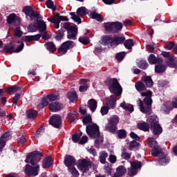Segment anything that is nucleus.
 Segmentation results:
<instances>
[{
    "mask_svg": "<svg viewBox=\"0 0 177 177\" xmlns=\"http://www.w3.org/2000/svg\"><path fill=\"white\" fill-rule=\"evenodd\" d=\"M86 132L90 138H93L95 140V147L100 149V143H103V138L100 136V131L99 127L96 123L88 124L86 127Z\"/></svg>",
    "mask_w": 177,
    "mask_h": 177,
    "instance_id": "1",
    "label": "nucleus"
},
{
    "mask_svg": "<svg viewBox=\"0 0 177 177\" xmlns=\"http://www.w3.org/2000/svg\"><path fill=\"white\" fill-rule=\"evenodd\" d=\"M105 85L109 86V89L111 93H113L115 96H121L122 95V87L117 78H111L107 77L104 81Z\"/></svg>",
    "mask_w": 177,
    "mask_h": 177,
    "instance_id": "2",
    "label": "nucleus"
},
{
    "mask_svg": "<svg viewBox=\"0 0 177 177\" xmlns=\"http://www.w3.org/2000/svg\"><path fill=\"white\" fill-rule=\"evenodd\" d=\"M148 122H149L150 129L155 136H160L162 133V127L157 121L156 115H151L148 118Z\"/></svg>",
    "mask_w": 177,
    "mask_h": 177,
    "instance_id": "3",
    "label": "nucleus"
},
{
    "mask_svg": "<svg viewBox=\"0 0 177 177\" xmlns=\"http://www.w3.org/2000/svg\"><path fill=\"white\" fill-rule=\"evenodd\" d=\"M42 153L39 151H32L27 155L25 162L27 164H31V165L34 167L37 165L41 160H42Z\"/></svg>",
    "mask_w": 177,
    "mask_h": 177,
    "instance_id": "4",
    "label": "nucleus"
},
{
    "mask_svg": "<svg viewBox=\"0 0 177 177\" xmlns=\"http://www.w3.org/2000/svg\"><path fill=\"white\" fill-rule=\"evenodd\" d=\"M104 27L108 32H111V34H117L122 30V23L120 21L115 22H106L104 23Z\"/></svg>",
    "mask_w": 177,
    "mask_h": 177,
    "instance_id": "5",
    "label": "nucleus"
},
{
    "mask_svg": "<svg viewBox=\"0 0 177 177\" xmlns=\"http://www.w3.org/2000/svg\"><path fill=\"white\" fill-rule=\"evenodd\" d=\"M118 122H120V118L117 115H113L109 118L108 124H106V131H109L111 133H115L117 132Z\"/></svg>",
    "mask_w": 177,
    "mask_h": 177,
    "instance_id": "6",
    "label": "nucleus"
},
{
    "mask_svg": "<svg viewBox=\"0 0 177 177\" xmlns=\"http://www.w3.org/2000/svg\"><path fill=\"white\" fill-rule=\"evenodd\" d=\"M77 15H75V12H70V16H71L72 20H74L75 22L77 23V24H81L82 23V21H81V18L83 16H86V8L82 6L79 8L77 10L76 12Z\"/></svg>",
    "mask_w": 177,
    "mask_h": 177,
    "instance_id": "7",
    "label": "nucleus"
},
{
    "mask_svg": "<svg viewBox=\"0 0 177 177\" xmlns=\"http://www.w3.org/2000/svg\"><path fill=\"white\" fill-rule=\"evenodd\" d=\"M149 147H151L152 149L151 151V156L153 157H158L160 156V153H162V149L160 147V146L158 145L157 140H156L155 138H151L149 140L148 143Z\"/></svg>",
    "mask_w": 177,
    "mask_h": 177,
    "instance_id": "8",
    "label": "nucleus"
},
{
    "mask_svg": "<svg viewBox=\"0 0 177 177\" xmlns=\"http://www.w3.org/2000/svg\"><path fill=\"white\" fill-rule=\"evenodd\" d=\"M75 46V43L73 41L68 40L64 41L61 44L57 50L58 56H62V55H66L68 49H73Z\"/></svg>",
    "mask_w": 177,
    "mask_h": 177,
    "instance_id": "9",
    "label": "nucleus"
},
{
    "mask_svg": "<svg viewBox=\"0 0 177 177\" xmlns=\"http://www.w3.org/2000/svg\"><path fill=\"white\" fill-rule=\"evenodd\" d=\"M39 169V165H37L32 167L30 165H26L24 169V172L28 176H37L38 175V169Z\"/></svg>",
    "mask_w": 177,
    "mask_h": 177,
    "instance_id": "10",
    "label": "nucleus"
},
{
    "mask_svg": "<svg viewBox=\"0 0 177 177\" xmlns=\"http://www.w3.org/2000/svg\"><path fill=\"white\" fill-rule=\"evenodd\" d=\"M49 124L50 125H52L53 128H57L58 129L62 125V117L59 115L52 116L49 119Z\"/></svg>",
    "mask_w": 177,
    "mask_h": 177,
    "instance_id": "11",
    "label": "nucleus"
},
{
    "mask_svg": "<svg viewBox=\"0 0 177 177\" xmlns=\"http://www.w3.org/2000/svg\"><path fill=\"white\" fill-rule=\"evenodd\" d=\"M91 166V162L86 159L79 160H78V168L83 171L84 174H86L89 171V167Z\"/></svg>",
    "mask_w": 177,
    "mask_h": 177,
    "instance_id": "12",
    "label": "nucleus"
},
{
    "mask_svg": "<svg viewBox=\"0 0 177 177\" xmlns=\"http://www.w3.org/2000/svg\"><path fill=\"white\" fill-rule=\"evenodd\" d=\"M7 23L12 26H19L20 19L16 14L12 13L7 17Z\"/></svg>",
    "mask_w": 177,
    "mask_h": 177,
    "instance_id": "13",
    "label": "nucleus"
},
{
    "mask_svg": "<svg viewBox=\"0 0 177 177\" xmlns=\"http://www.w3.org/2000/svg\"><path fill=\"white\" fill-rule=\"evenodd\" d=\"M12 135H10V131H7L4 133L0 137V151H2V149L5 146H6V142L10 139Z\"/></svg>",
    "mask_w": 177,
    "mask_h": 177,
    "instance_id": "14",
    "label": "nucleus"
},
{
    "mask_svg": "<svg viewBox=\"0 0 177 177\" xmlns=\"http://www.w3.org/2000/svg\"><path fill=\"white\" fill-rule=\"evenodd\" d=\"M75 158L71 155H66L64 158V164L65 167L70 168L75 165Z\"/></svg>",
    "mask_w": 177,
    "mask_h": 177,
    "instance_id": "15",
    "label": "nucleus"
},
{
    "mask_svg": "<svg viewBox=\"0 0 177 177\" xmlns=\"http://www.w3.org/2000/svg\"><path fill=\"white\" fill-rule=\"evenodd\" d=\"M63 29L67 31L68 34H78V27L77 26H71L69 22L64 24Z\"/></svg>",
    "mask_w": 177,
    "mask_h": 177,
    "instance_id": "16",
    "label": "nucleus"
},
{
    "mask_svg": "<svg viewBox=\"0 0 177 177\" xmlns=\"http://www.w3.org/2000/svg\"><path fill=\"white\" fill-rule=\"evenodd\" d=\"M124 42H125V37L115 35L113 36V41H111L110 45L111 46H113V45H121Z\"/></svg>",
    "mask_w": 177,
    "mask_h": 177,
    "instance_id": "17",
    "label": "nucleus"
},
{
    "mask_svg": "<svg viewBox=\"0 0 177 177\" xmlns=\"http://www.w3.org/2000/svg\"><path fill=\"white\" fill-rule=\"evenodd\" d=\"M63 109V104L58 102H52L49 104V110L52 113H57V111H60Z\"/></svg>",
    "mask_w": 177,
    "mask_h": 177,
    "instance_id": "18",
    "label": "nucleus"
},
{
    "mask_svg": "<svg viewBox=\"0 0 177 177\" xmlns=\"http://www.w3.org/2000/svg\"><path fill=\"white\" fill-rule=\"evenodd\" d=\"M15 48H16V44L10 42L4 46L2 53H15Z\"/></svg>",
    "mask_w": 177,
    "mask_h": 177,
    "instance_id": "19",
    "label": "nucleus"
},
{
    "mask_svg": "<svg viewBox=\"0 0 177 177\" xmlns=\"http://www.w3.org/2000/svg\"><path fill=\"white\" fill-rule=\"evenodd\" d=\"M149 64H162L164 60L162 58H157L154 54L149 55L147 59Z\"/></svg>",
    "mask_w": 177,
    "mask_h": 177,
    "instance_id": "20",
    "label": "nucleus"
},
{
    "mask_svg": "<svg viewBox=\"0 0 177 177\" xmlns=\"http://www.w3.org/2000/svg\"><path fill=\"white\" fill-rule=\"evenodd\" d=\"M137 128L138 129H140V131H143L144 132H150V122H140L137 124Z\"/></svg>",
    "mask_w": 177,
    "mask_h": 177,
    "instance_id": "21",
    "label": "nucleus"
},
{
    "mask_svg": "<svg viewBox=\"0 0 177 177\" xmlns=\"http://www.w3.org/2000/svg\"><path fill=\"white\" fill-rule=\"evenodd\" d=\"M159 156V164L160 165H167V164L169 163V158L167 157V155L162 152V153H160L158 157Z\"/></svg>",
    "mask_w": 177,
    "mask_h": 177,
    "instance_id": "22",
    "label": "nucleus"
},
{
    "mask_svg": "<svg viewBox=\"0 0 177 177\" xmlns=\"http://www.w3.org/2000/svg\"><path fill=\"white\" fill-rule=\"evenodd\" d=\"M22 12L25 13L26 16H28L30 19H32V16H34V8L30 6H26L23 8Z\"/></svg>",
    "mask_w": 177,
    "mask_h": 177,
    "instance_id": "23",
    "label": "nucleus"
},
{
    "mask_svg": "<svg viewBox=\"0 0 177 177\" xmlns=\"http://www.w3.org/2000/svg\"><path fill=\"white\" fill-rule=\"evenodd\" d=\"M53 165V160L50 156L46 157L43 160L42 167L44 169L50 168Z\"/></svg>",
    "mask_w": 177,
    "mask_h": 177,
    "instance_id": "24",
    "label": "nucleus"
},
{
    "mask_svg": "<svg viewBox=\"0 0 177 177\" xmlns=\"http://www.w3.org/2000/svg\"><path fill=\"white\" fill-rule=\"evenodd\" d=\"M141 81L145 82L147 88H153V85H154V82H153V79H151V76H142Z\"/></svg>",
    "mask_w": 177,
    "mask_h": 177,
    "instance_id": "25",
    "label": "nucleus"
},
{
    "mask_svg": "<svg viewBox=\"0 0 177 177\" xmlns=\"http://www.w3.org/2000/svg\"><path fill=\"white\" fill-rule=\"evenodd\" d=\"M144 103L146 107V114H150V111H151V104L153 103V100L151 97H145Z\"/></svg>",
    "mask_w": 177,
    "mask_h": 177,
    "instance_id": "26",
    "label": "nucleus"
},
{
    "mask_svg": "<svg viewBox=\"0 0 177 177\" xmlns=\"http://www.w3.org/2000/svg\"><path fill=\"white\" fill-rule=\"evenodd\" d=\"M37 27V30L42 34L44 31H46V24L44 20H38L36 22Z\"/></svg>",
    "mask_w": 177,
    "mask_h": 177,
    "instance_id": "27",
    "label": "nucleus"
},
{
    "mask_svg": "<svg viewBox=\"0 0 177 177\" xmlns=\"http://www.w3.org/2000/svg\"><path fill=\"white\" fill-rule=\"evenodd\" d=\"M20 89H21V87L15 85L11 86L8 88H6L4 89V92H6V93H8V95H13V93H16V92L20 91Z\"/></svg>",
    "mask_w": 177,
    "mask_h": 177,
    "instance_id": "28",
    "label": "nucleus"
},
{
    "mask_svg": "<svg viewBox=\"0 0 177 177\" xmlns=\"http://www.w3.org/2000/svg\"><path fill=\"white\" fill-rule=\"evenodd\" d=\"M64 32H66V30L64 28H61L60 30L55 32V34L53 35V37L56 41H62L64 37Z\"/></svg>",
    "mask_w": 177,
    "mask_h": 177,
    "instance_id": "29",
    "label": "nucleus"
},
{
    "mask_svg": "<svg viewBox=\"0 0 177 177\" xmlns=\"http://www.w3.org/2000/svg\"><path fill=\"white\" fill-rule=\"evenodd\" d=\"M126 172H127V168L123 165H120L116 169V171L114 174L115 175V176L122 177V176H124V175H125Z\"/></svg>",
    "mask_w": 177,
    "mask_h": 177,
    "instance_id": "30",
    "label": "nucleus"
},
{
    "mask_svg": "<svg viewBox=\"0 0 177 177\" xmlns=\"http://www.w3.org/2000/svg\"><path fill=\"white\" fill-rule=\"evenodd\" d=\"M44 46L50 53H55L56 52V45L53 41H48L44 44Z\"/></svg>",
    "mask_w": 177,
    "mask_h": 177,
    "instance_id": "31",
    "label": "nucleus"
},
{
    "mask_svg": "<svg viewBox=\"0 0 177 177\" xmlns=\"http://www.w3.org/2000/svg\"><path fill=\"white\" fill-rule=\"evenodd\" d=\"M88 104L91 111H92V113H95L97 108V101L95 99H91L88 100Z\"/></svg>",
    "mask_w": 177,
    "mask_h": 177,
    "instance_id": "32",
    "label": "nucleus"
},
{
    "mask_svg": "<svg viewBox=\"0 0 177 177\" xmlns=\"http://www.w3.org/2000/svg\"><path fill=\"white\" fill-rule=\"evenodd\" d=\"M26 115L29 120H35L38 115V111L35 109H29L26 111Z\"/></svg>",
    "mask_w": 177,
    "mask_h": 177,
    "instance_id": "33",
    "label": "nucleus"
},
{
    "mask_svg": "<svg viewBox=\"0 0 177 177\" xmlns=\"http://www.w3.org/2000/svg\"><path fill=\"white\" fill-rule=\"evenodd\" d=\"M42 35L41 34H37L35 35H28L25 37V41L26 42H32V41H39Z\"/></svg>",
    "mask_w": 177,
    "mask_h": 177,
    "instance_id": "34",
    "label": "nucleus"
},
{
    "mask_svg": "<svg viewBox=\"0 0 177 177\" xmlns=\"http://www.w3.org/2000/svg\"><path fill=\"white\" fill-rule=\"evenodd\" d=\"M167 70V66L162 64H158L155 66V73L157 74H161L162 73H165Z\"/></svg>",
    "mask_w": 177,
    "mask_h": 177,
    "instance_id": "35",
    "label": "nucleus"
},
{
    "mask_svg": "<svg viewBox=\"0 0 177 177\" xmlns=\"http://www.w3.org/2000/svg\"><path fill=\"white\" fill-rule=\"evenodd\" d=\"M135 87L138 92H143L144 91H146L147 89L146 85L140 81L136 82Z\"/></svg>",
    "mask_w": 177,
    "mask_h": 177,
    "instance_id": "36",
    "label": "nucleus"
},
{
    "mask_svg": "<svg viewBox=\"0 0 177 177\" xmlns=\"http://www.w3.org/2000/svg\"><path fill=\"white\" fill-rule=\"evenodd\" d=\"M137 66L139 68H141V70H147L149 63H147V61L145 59H140L137 62Z\"/></svg>",
    "mask_w": 177,
    "mask_h": 177,
    "instance_id": "37",
    "label": "nucleus"
},
{
    "mask_svg": "<svg viewBox=\"0 0 177 177\" xmlns=\"http://www.w3.org/2000/svg\"><path fill=\"white\" fill-rule=\"evenodd\" d=\"M78 118V112L74 111L68 113V120L69 122H75V120Z\"/></svg>",
    "mask_w": 177,
    "mask_h": 177,
    "instance_id": "38",
    "label": "nucleus"
},
{
    "mask_svg": "<svg viewBox=\"0 0 177 177\" xmlns=\"http://www.w3.org/2000/svg\"><path fill=\"white\" fill-rule=\"evenodd\" d=\"M111 41H113V35H104L102 37L100 43L102 45L106 46L109 45L110 42H111Z\"/></svg>",
    "mask_w": 177,
    "mask_h": 177,
    "instance_id": "39",
    "label": "nucleus"
},
{
    "mask_svg": "<svg viewBox=\"0 0 177 177\" xmlns=\"http://www.w3.org/2000/svg\"><path fill=\"white\" fill-rule=\"evenodd\" d=\"M108 107L114 109L117 104V98L114 95H111L110 99L107 102Z\"/></svg>",
    "mask_w": 177,
    "mask_h": 177,
    "instance_id": "40",
    "label": "nucleus"
},
{
    "mask_svg": "<svg viewBox=\"0 0 177 177\" xmlns=\"http://www.w3.org/2000/svg\"><path fill=\"white\" fill-rule=\"evenodd\" d=\"M120 107H122L123 110H126V111H130V113L133 111V105L127 104L124 101L120 104Z\"/></svg>",
    "mask_w": 177,
    "mask_h": 177,
    "instance_id": "41",
    "label": "nucleus"
},
{
    "mask_svg": "<svg viewBox=\"0 0 177 177\" xmlns=\"http://www.w3.org/2000/svg\"><path fill=\"white\" fill-rule=\"evenodd\" d=\"M66 96L68 99L72 103H74L75 100H77L78 99V95L77 94V92L73 91L71 93H68L66 94Z\"/></svg>",
    "mask_w": 177,
    "mask_h": 177,
    "instance_id": "42",
    "label": "nucleus"
},
{
    "mask_svg": "<svg viewBox=\"0 0 177 177\" xmlns=\"http://www.w3.org/2000/svg\"><path fill=\"white\" fill-rule=\"evenodd\" d=\"M90 17H91V19L97 20V21H103V18H102V15H100V14L96 12V10L93 11L90 14Z\"/></svg>",
    "mask_w": 177,
    "mask_h": 177,
    "instance_id": "43",
    "label": "nucleus"
},
{
    "mask_svg": "<svg viewBox=\"0 0 177 177\" xmlns=\"http://www.w3.org/2000/svg\"><path fill=\"white\" fill-rule=\"evenodd\" d=\"M107 157H109V153H107L106 151L100 152L99 158L101 164H106V158H107Z\"/></svg>",
    "mask_w": 177,
    "mask_h": 177,
    "instance_id": "44",
    "label": "nucleus"
},
{
    "mask_svg": "<svg viewBox=\"0 0 177 177\" xmlns=\"http://www.w3.org/2000/svg\"><path fill=\"white\" fill-rule=\"evenodd\" d=\"M123 44H124V46L126 48V49L131 50V49H132V46H133V45H134L133 39H128L127 40H124Z\"/></svg>",
    "mask_w": 177,
    "mask_h": 177,
    "instance_id": "45",
    "label": "nucleus"
},
{
    "mask_svg": "<svg viewBox=\"0 0 177 177\" xmlns=\"http://www.w3.org/2000/svg\"><path fill=\"white\" fill-rule=\"evenodd\" d=\"M83 125H88V124H92V116L91 114L84 115L82 118Z\"/></svg>",
    "mask_w": 177,
    "mask_h": 177,
    "instance_id": "46",
    "label": "nucleus"
},
{
    "mask_svg": "<svg viewBox=\"0 0 177 177\" xmlns=\"http://www.w3.org/2000/svg\"><path fill=\"white\" fill-rule=\"evenodd\" d=\"M131 167H133L136 171H138V169L142 168V162L138 160L133 161L131 163Z\"/></svg>",
    "mask_w": 177,
    "mask_h": 177,
    "instance_id": "47",
    "label": "nucleus"
},
{
    "mask_svg": "<svg viewBox=\"0 0 177 177\" xmlns=\"http://www.w3.org/2000/svg\"><path fill=\"white\" fill-rule=\"evenodd\" d=\"M116 134L118 135V138L119 139H124V138H127V131L125 129L118 130L116 132Z\"/></svg>",
    "mask_w": 177,
    "mask_h": 177,
    "instance_id": "48",
    "label": "nucleus"
},
{
    "mask_svg": "<svg viewBox=\"0 0 177 177\" xmlns=\"http://www.w3.org/2000/svg\"><path fill=\"white\" fill-rule=\"evenodd\" d=\"M48 104H49V102H48V97H44L41 100V103L39 104L37 107H39V109H44V107H46Z\"/></svg>",
    "mask_w": 177,
    "mask_h": 177,
    "instance_id": "49",
    "label": "nucleus"
},
{
    "mask_svg": "<svg viewBox=\"0 0 177 177\" xmlns=\"http://www.w3.org/2000/svg\"><path fill=\"white\" fill-rule=\"evenodd\" d=\"M126 55H127V53H125V51L118 53L115 55V59L118 60V62H122V60H124V58L125 57Z\"/></svg>",
    "mask_w": 177,
    "mask_h": 177,
    "instance_id": "50",
    "label": "nucleus"
},
{
    "mask_svg": "<svg viewBox=\"0 0 177 177\" xmlns=\"http://www.w3.org/2000/svg\"><path fill=\"white\" fill-rule=\"evenodd\" d=\"M60 19H56L55 17H51V21L50 23H53L54 24V28H56L57 30L60 27Z\"/></svg>",
    "mask_w": 177,
    "mask_h": 177,
    "instance_id": "51",
    "label": "nucleus"
},
{
    "mask_svg": "<svg viewBox=\"0 0 177 177\" xmlns=\"http://www.w3.org/2000/svg\"><path fill=\"white\" fill-rule=\"evenodd\" d=\"M28 30L29 32H35V31H38V28L37 26V23H32L28 26Z\"/></svg>",
    "mask_w": 177,
    "mask_h": 177,
    "instance_id": "52",
    "label": "nucleus"
},
{
    "mask_svg": "<svg viewBox=\"0 0 177 177\" xmlns=\"http://www.w3.org/2000/svg\"><path fill=\"white\" fill-rule=\"evenodd\" d=\"M139 146H140V143L135 140H132L129 144V149L132 151L133 150V149H136V147H139Z\"/></svg>",
    "mask_w": 177,
    "mask_h": 177,
    "instance_id": "53",
    "label": "nucleus"
},
{
    "mask_svg": "<svg viewBox=\"0 0 177 177\" xmlns=\"http://www.w3.org/2000/svg\"><path fill=\"white\" fill-rule=\"evenodd\" d=\"M79 42L80 44H82L83 45H88L89 44V37H80L78 39Z\"/></svg>",
    "mask_w": 177,
    "mask_h": 177,
    "instance_id": "54",
    "label": "nucleus"
},
{
    "mask_svg": "<svg viewBox=\"0 0 177 177\" xmlns=\"http://www.w3.org/2000/svg\"><path fill=\"white\" fill-rule=\"evenodd\" d=\"M138 174V170H136L132 166L127 169V175L129 176H135Z\"/></svg>",
    "mask_w": 177,
    "mask_h": 177,
    "instance_id": "55",
    "label": "nucleus"
},
{
    "mask_svg": "<svg viewBox=\"0 0 177 177\" xmlns=\"http://www.w3.org/2000/svg\"><path fill=\"white\" fill-rule=\"evenodd\" d=\"M47 99L49 102H55V100H59V95L55 94H49L47 95Z\"/></svg>",
    "mask_w": 177,
    "mask_h": 177,
    "instance_id": "56",
    "label": "nucleus"
},
{
    "mask_svg": "<svg viewBox=\"0 0 177 177\" xmlns=\"http://www.w3.org/2000/svg\"><path fill=\"white\" fill-rule=\"evenodd\" d=\"M113 171V165L111 164L108 163L105 167V172L107 174L108 176H111V171Z\"/></svg>",
    "mask_w": 177,
    "mask_h": 177,
    "instance_id": "57",
    "label": "nucleus"
},
{
    "mask_svg": "<svg viewBox=\"0 0 177 177\" xmlns=\"http://www.w3.org/2000/svg\"><path fill=\"white\" fill-rule=\"evenodd\" d=\"M175 48V43L172 41H167L165 43V48L167 50H171V49H174Z\"/></svg>",
    "mask_w": 177,
    "mask_h": 177,
    "instance_id": "58",
    "label": "nucleus"
},
{
    "mask_svg": "<svg viewBox=\"0 0 177 177\" xmlns=\"http://www.w3.org/2000/svg\"><path fill=\"white\" fill-rule=\"evenodd\" d=\"M69 172L72 174V176L74 177H78L80 176V172H78V170L75 167H72L69 169Z\"/></svg>",
    "mask_w": 177,
    "mask_h": 177,
    "instance_id": "59",
    "label": "nucleus"
},
{
    "mask_svg": "<svg viewBox=\"0 0 177 177\" xmlns=\"http://www.w3.org/2000/svg\"><path fill=\"white\" fill-rule=\"evenodd\" d=\"M109 110H110V108L109 107V106H102L100 110L102 115H106V114H108Z\"/></svg>",
    "mask_w": 177,
    "mask_h": 177,
    "instance_id": "60",
    "label": "nucleus"
},
{
    "mask_svg": "<svg viewBox=\"0 0 177 177\" xmlns=\"http://www.w3.org/2000/svg\"><path fill=\"white\" fill-rule=\"evenodd\" d=\"M130 138H131V139H133V140H135L136 142H139V140H140V137H139V136H138V134H136V133L131 131L130 133Z\"/></svg>",
    "mask_w": 177,
    "mask_h": 177,
    "instance_id": "61",
    "label": "nucleus"
},
{
    "mask_svg": "<svg viewBox=\"0 0 177 177\" xmlns=\"http://www.w3.org/2000/svg\"><path fill=\"white\" fill-rule=\"evenodd\" d=\"M14 35L18 37H21V35H23V32L21 31V30H20V27H17L15 29Z\"/></svg>",
    "mask_w": 177,
    "mask_h": 177,
    "instance_id": "62",
    "label": "nucleus"
},
{
    "mask_svg": "<svg viewBox=\"0 0 177 177\" xmlns=\"http://www.w3.org/2000/svg\"><path fill=\"white\" fill-rule=\"evenodd\" d=\"M138 102H139V106H140V110L141 113H145L146 114V106L145 107V105H143V101L139 99Z\"/></svg>",
    "mask_w": 177,
    "mask_h": 177,
    "instance_id": "63",
    "label": "nucleus"
},
{
    "mask_svg": "<svg viewBox=\"0 0 177 177\" xmlns=\"http://www.w3.org/2000/svg\"><path fill=\"white\" fill-rule=\"evenodd\" d=\"M168 85V81L167 80H159L158 82V86L159 88H164V86H167Z\"/></svg>",
    "mask_w": 177,
    "mask_h": 177,
    "instance_id": "64",
    "label": "nucleus"
}]
</instances>
